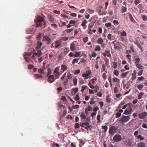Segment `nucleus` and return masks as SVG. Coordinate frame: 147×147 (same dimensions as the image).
I'll return each mask as SVG.
<instances>
[{"mask_svg": "<svg viewBox=\"0 0 147 147\" xmlns=\"http://www.w3.org/2000/svg\"><path fill=\"white\" fill-rule=\"evenodd\" d=\"M34 22L36 23V27L40 26L42 24V22H44V25H45L46 23L45 22L44 19L43 18L40 16H38L37 19L34 20Z\"/></svg>", "mask_w": 147, "mask_h": 147, "instance_id": "obj_1", "label": "nucleus"}, {"mask_svg": "<svg viewBox=\"0 0 147 147\" xmlns=\"http://www.w3.org/2000/svg\"><path fill=\"white\" fill-rule=\"evenodd\" d=\"M117 129L114 126H112L109 128V133L111 134H114L116 133Z\"/></svg>", "mask_w": 147, "mask_h": 147, "instance_id": "obj_2", "label": "nucleus"}, {"mask_svg": "<svg viewBox=\"0 0 147 147\" xmlns=\"http://www.w3.org/2000/svg\"><path fill=\"white\" fill-rule=\"evenodd\" d=\"M113 140L116 142H118L122 140V137L119 134L115 135L113 138Z\"/></svg>", "mask_w": 147, "mask_h": 147, "instance_id": "obj_3", "label": "nucleus"}, {"mask_svg": "<svg viewBox=\"0 0 147 147\" xmlns=\"http://www.w3.org/2000/svg\"><path fill=\"white\" fill-rule=\"evenodd\" d=\"M132 107L133 105H131V106H130V107L127 108L124 112L123 114L126 115L130 114L131 113Z\"/></svg>", "mask_w": 147, "mask_h": 147, "instance_id": "obj_4", "label": "nucleus"}, {"mask_svg": "<svg viewBox=\"0 0 147 147\" xmlns=\"http://www.w3.org/2000/svg\"><path fill=\"white\" fill-rule=\"evenodd\" d=\"M130 119L129 116H123L120 120V121L122 123H125L127 121Z\"/></svg>", "mask_w": 147, "mask_h": 147, "instance_id": "obj_5", "label": "nucleus"}, {"mask_svg": "<svg viewBox=\"0 0 147 147\" xmlns=\"http://www.w3.org/2000/svg\"><path fill=\"white\" fill-rule=\"evenodd\" d=\"M43 40L45 41H47V44H49L51 42V39L47 36H44L43 38Z\"/></svg>", "mask_w": 147, "mask_h": 147, "instance_id": "obj_6", "label": "nucleus"}, {"mask_svg": "<svg viewBox=\"0 0 147 147\" xmlns=\"http://www.w3.org/2000/svg\"><path fill=\"white\" fill-rule=\"evenodd\" d=\"M55 48H58L62 45L61 42L60 40H59L56 41L55 42Z\"/></svg>", "mask_w": 147, "mask_h": 147, "instance_id": "obj_7", "label": "nucleus"}, {"mask_svg": "<svg viewBox=\"0 0 147 147\" xmlns=\"http://www.w3.org/2000/svg\"><path fill=\"white\" fill-rule=\"evenodd\" d=\"M147 115V113L146 112H142L139 114L138 116L139 118L141 119H144Z\"/></svg>", "mask_w": 147, "mask_h": 147, "instance_id": "obj_8", "label": "nucleus"}, {"mask_svg": "<svg viewBox=\"0 0 147 147\" xmlns=\"http://www.w3.org/2000/svg\"><path fill=\"white\" fill-rule=\"evenodd\" d=\"M48 77V81L50 83H52L54 81V76L53 75H51Z\"/></svg>", "mask_w": 147, "mask_h": 147, "instance_id": "obj_9", "label": "nucleus"}, {"mask_svg": "<svg viewBox=\"0 0 147 147\" xmlns=\"http://www.w3.org/2000/svg\"><path fill=\"white\" fill-rule=\"evenodd\" d=\"M91 71L90 70L87 71L84 73L82 74V76L84 77L85 76H88L91 74Z\"/></svg>", "mask_w": 147, "mask_h": 147, "instance_id": "obj_10", "label": "nucleus"}, {"mask_svg": "<svg viewBox=\"0 0 147 147\" xmlns=\"http://www.w3.org/2000/svg\"><path fill=\"white\" fill-rule=\"evenodd\" d=\"M121 45V43L117 41L116 42V45H115L114 48L115 49L119 50L120 49V47L119 46Z\"/></svg>", "mask_w": 147, "mask_h": 147, "instance_id": "obj_11", "label": "nucleus"}, {"mask_svg": "<svg viewBox=\"0 0 147 147\" xmlns=\"http://www.w3.org/2000/svg\"><path fill=\"white\" fill-rule=\"evenodd\" d=\"M70 49L71 50L74 51L75 49V45L74 42L71 43L70 45Z\"/></svg>", "mask_w": 147, "mask_h": 147, "instance_id": "obj_12", "label": "nucleus"}, {"mask_svg": "<svg viewBox=\"0 0 147 147\" xmlns=\"http://www.w3.org/2000/svg\"><path fill=\"white\" fill-rule=\"evenodd\" d=\"M136 78V70H134L133 73L132 74V77L131 79L134 80Z\"/></svg>", "mask_w": 147, "mask_h": 147, "instance_id": "obj_13", "label": "nucleus"}, {"mask_svg": "<svg viewBox=\"0 0 147 147\" xmlns=\"http://www.w3.org/2000/svg\"><path fill=\"white\" fill-rule=\"evenodd\" d=\"M137 145L138 147H145L146 144L144 142H141L138 143Z\"/></svg>", "mask_w": 147, "mask_h": 147, "instance_id": "obj_14", "label": "nucleus"}, {"mask_svg": "<svg viewBox=\"0 0 147 147\" xmlns=\"http://www.w3.org/2000/svg\"><path fill=\"white\" fill-rule=\"evenodd\" d=\"M107 38L110 40H112L114 39V36L111 34L110 33L108 35Z\"/></svg>", "mask_w": 147, "mask_h": 147, "instance_id": "obj_15", "label": "nucleus"}, {"mask_svg": "<svg viewBox=\"0 0 147 147\" xmlns=\"http://www.w3.org/2000/svg\"><path fill=\"white\" fill-rule=\"evenodd\" d=\"M61 69L63 71H64L67 69V67L65 65H62L61 66Z\"/></svg>", "mask_w": 147, "mask_h": 147, "instance_id": "obj_16", "label": "nucleus"}, {"mask_svg": "<svg viewBox=\"0 0 147 147\" xmlns=\"http://www.w3.org/2000/svg\"><path fill=\"white\" fill-rule=\"evenodd\" d=\"M136 66L139 69H143V68L144 67L141 64L139 63H136Z\"/></svg>", "mask_w": 147, "mask_h": 147, "instance_id": "obj_17", "label": "nucleus"}, {"mask_svg": "<svg viewBox=\"0 0 147 147\" xmlns=\"http://www.w3.org/2000/svg\"><path fill=\"white\" fill-rule=\"evenodd\" d=\"M137 87L139 90H141L144 88V86L142 84H139L137 85Z\"/></svg>", "mask_w": 147, "mask_h": 147, "instance_id": "obj_18", "label": "nucleus"}, {"mask_svg": "<svg viewBox=\"0 0 147 147\" xmlns=\"http://www.w3.org/2000/svg\"><path fill=\"white\" fill-rule=\"evenodd\" d=\"M87 21L86 20H84L82 22L81 25L83 27L86 26L85 28H84V29H85L86 28V24L87 23Z\"/></svg>", "mask_w": 147, "mask_h": 147, "instance_id": "obj_19", "label": "nucleus"}, {"mask_svg": "<svg viewBox=\"0 0 147 147\" xmlns=\"http://www.w3.org/2000/svg\"><path fill=\"white\" fill-rule=\"evenodd\" d=\"M42 45V43L38 42L36 46V49L38 50L40 48L41 46Z\"/></svg>", "mask_w": 147, "mask_h": 147, "instance_id": "obj_20", "label": "nucleus"}, {"mask_svg": "<svg viewBox=\"0 0 147 147\" xmlns=\"http://www.w3.org/2000/svg\"><path fill=\"white\" fill-rule=\"evenodd\" d=\"M105 52L106 53V55L111 58V56L110 53V51H109L106 50Z\"/></svg>", "mask_w": 147, "mask_h": 147, "instance_id": "obj_21", "label": "nucleus"}, {"mask_svg": "<svg viewBox=\"0 0 147 147\" xmlns=\"http://www.w3.org/2000/svg\"><path fill=\"white\" fill-rule=\"evenodd\" d=\"M127 8L126 7L122 6L121 9L122 13L125 12L127 11Z\"/></svg>", "mask_w": 147, "mask_h": 147, "instance_id": "obj_22", "label": "nucleus"}, {"mask_svg": "<svg viewBox=\"0 0 147 147\" xmlns=\"http://www.w3.org/2000/svg\"><path fill=\"white\" fill-rule=\"evenodd\" d=\"M128 14L129 15V18L131 20V21L132 22H135L133 18L132 15L130 13H128Z\"/></svg>", "mask_w": 147, "mask_h": 147, "instance_id": "obj_23", "label": "nucleus"}, {"mask_svg": "<svg viewBox=\"0 0 147 147\" xmlns=\"http://www.w3.org/2000/svg\"><path fill=\"white\" fill-rule=\"evenodd\" d=\"M131 105H133L131 103L127 104L126 105H125L123 106V107H122V109H125L126 107H127V108H128L129 107H130V106H131Z\"/></svg>", "mask_w": 147, "mask_h": 147, "instance_id": "obj_24", "label": "nucleus"}, {"mask_svg": "<svg viewBox=\"0 0 147 147\" xmlns=\"http://www.w3.org/2000/svg\"><path fill=\"white\" fill-rule=\"evenodd\" d=\"M94 50L95 51H100L101 50V48L99 46L97 45L94 48Z\"/></svg>", "mask_w": 147, "mask_h": 147, "instance_id": "obj_25", "label": "nucleus"}, {"mask_svg": "<svg viewBox=\"0 0 147 147\" xmlns=\"http://www.w3.org/2000/svg\"><path fill=\"white\" fill-rule=\"evenodd\" d=\"M103 42V40L101 38H99L97 40V43L101 44Z\"/></svg>", "mask_w": 147, "mask_h": 147, "instance_id": "obj_26", "label": "nucleus"}, {"mask_svg": "<svg viewBox=\"0 0 147 147\" xmlns=\"http://www.w3.org/2000/svg\"><path fill=\"white\" fill-rule=\"evenodd\" d=\"M68 39V38L67 37L64 36L62 37L60 39V41L63 40L64 41H66Z\"/></svg>", "mask_w": 147, "mask_h": 147, "instance_id": "obj_27", "label": "nucleus"}, {"mask_svg": "<svg viewBox=\"0 0 147 147\" xmlns=\"http://www.w3.org/2000/svg\"><path fill=\"white\" fill-rule=\"evenodd\" d=\"M89 124V123L88 122H85L81 123L80 124V126L82 127H84L85 125H88Z\"/></svg>", "mask_w": 147, "mask_h": 147, "instance_id": "obj_28", "label": "nucleus"}, {"mask_svg": "<svg viewBox=\"0 0 147 147\" xmlns=\"http://www.w3.org/2000/svg\"><path fill=\"white\" fill-rule=\"evenodd\" d=\"M128 71H127L125 73H123L121 75V77L122 78L126 77L127 75L128 74Z\"/></svg>", "mask_w": 147, "mask_h": 147, "instance_id": "obj_29", "label": "nucleus"}, {"mask_svg": "<svg viewBox=\"0 0 147 147\" xmlns=\"http://www.w3.org/2000/svg\"><path fill=\"white\" fill-rule=\"evenodd\" d=\"M86 88H88L87 86H83L82 87V89L81 90V91L82 92H83L84 90Z\"/></svg>", "mask_w": 147, "mask_h": 147, "instance_id": "obj_30", "label": "nucleus"}, {"mask_svg": "<svg viewBox=\"0 0 147 147\" xmlns=\"http://www.w3.org/2000/svg\"><path fill=\"white\" fill-rule=\"evenodd\" d=\"M56 78L55 79L58 78H59V76L60 74L59 72H57L56 73H53Z\"/></svg>", "mask_w": 147, "mask_h": 147, "instance_id": "obj_31", "label": "nucleus"}, {"mask_svg": "<svg viewBox=\"0 0 147 147\" xmlns=\"http://www.w3.org/2000/svg\"><path fill=\"white\" fill-rule=\"evenodd\" d=\"M113 68L114 69L116 68L118 66L117 64V63L115 62H113Z\"/></svg>", "mask_w": 147, "mask_h": 147, "instance_id": "obj_32", "label": "nucleus"}, {"mask_svg": "<svg viewBox=\"0 0 147 147\" xmlns=\"http://www.w3.org/2000/svg\"><path fill=\"white\" fill-rule=\"evenodd\" d=\"M120 35L122 36H125L127 35V34L125 31H123L121 32Z\"/></svg>", "mask_w": 147, "mask_h": 147, "instance_id": "obj_33", "label": "nucleus"}, {"mask_svg": "<svg viewBox=\"0 0 147 147\" xmlns=\"http://www.w3.org/2000/svg\"><path fill=\"white\" fill-rule=\"evenodd\" d=\"M36 78H42L43 76L40 74H36L35 75Z\"/></svg>", "mask_w": 147, "mask_h": 147, "instance_id": "obj_34", "label": "nucleus"}, {"mask_svg": "<svg viewBox=\"0 0 147 147\" xmlns=\"http://www.w3.org/2000/svg\"><path fill=\"white\" fill-rule=\"evenodd\" d=\"M135 44L138 46L140 49L141 50H142V48L138 42H135Z\"/></svg>", "mask_w": 147, "mask_h": 147, "instance_id": "obj_35", "label": "nucleus"}, {"mask_svg": "<svg viewBox=\"0 0 147 147\" xmlns=\"http://www.w3.org/2000/svg\"><path fill=\"white\" fill-rule=\"evenodd\" d=\"M42 53L41 52V51L40 50H38L37 53V56L38 57H40L42 55Z\"/></svg>", "mask_w": 147, "mask_h": 147, "instance_id": "obj_36", "label": "nucleus"}, {"mask_svg": "<svg viewBox=\"0 0 147 147\" xmlns=\"http://www.w3.org/2000/svg\"><path fill=\"white\" fill-rule=\"evenodd\" d=\"M144 93L142 92H140L138 96V98L139 99H141L142 98V96L144 95Z\"/></svg>", "mask_w": 147, "mask_h": 147, "instance_id": "obj_37", "label": "nucleus"}, {"mask_svg": "<svg viewBox=\"0 0 147 147\" xmlns=\"http://www.w3.org/2000/svg\"><path fill=\"white\" fill-rule=\"evenodd\" d=\"M113 81L114 82H119L120 81L117 78H114L113 80Z\"/></svg>", "mask_w": 147, "mask_h": 147, "instance_id": "obj_38", "label": "nucleus"}, {"mask_svg": "<svg viewBox=\"0 0 147 147\" xmlns=\"http://www.w3.org/2000/svg\"><path fill=\"white\" fill-rule=\"evenodd\" d=\"M135 60L136 61L135 63V64L136 65V63H139L140 59L139 58H135Z\"/></svg>", "mask_w": 147, "mask_h": 147, "instance_id": "obj_39", "label": "nucleus"}, {"mask_svg": "<svg viewBox=\"0 0 147 147\" xmlns=\"http://www.w3.org/2000/svg\"><path fill=\"white\" fill-rule=\"evenodd\" d=\"M78 62V59H74L72 61V63L74 65L75 63H77Z\"/></svg>", "mask_w": 147, "mask_h": 147, "instance_id": "obj_40", "label": "nucleus"}, {"mask_svg": "<svg viewBox=\"0 0 147 147\" xmlns=\"http://www.w3.org/2000/svg\"><path fill=\"white\" fill-rule=\"evenodd\" d=\"M84 141L81 140H80V143L79 145V146L80 147H82L84 145Z\"/></svg>", "mask_w": 147, "mask_h": 147, "instance_id": "obj_41", "label": "nucleus"}, {"mask_svg": "<svg viewBox=\"0 0 147 147\" xmlns=\"http://www.w3.org/2000/svg\"><path fill=\"white\" fill-rule=\"evenodd\" d=\"M92 28H88V32L89 34L90 35L92 34H93L92 32Z\"/></svg>", "mask_w": 147, "mask_h": 147, "instance_id": "obj_42", "label": "nucleus"}, {"mask_svg": "<svg viewBox=\"0 0 147 147\" xmlns=\"http://www.w3.org/2000/svg\"><path fill=\"white\" fill-rule=\"evenodd\" d=\"M102 129H104V132L107 131L108 129L107 126L106 125L102 126Z\"/></svg>", "mask_w": 147, "mask_h": 147, "instance_id": "obj_43", "label": "nucleus"}, {"mask_svg": "<svg viewBox=\"0 0 147 147\" xmlns=\"http://www.w3.org/2000/svg\"><path fill=\"white\" fill-rule=\"evenodd\" d=\"M51 69L49 68L48 69V73L47 74V77H49V76L51 74Z\"/></svg>", "mask_w": 147, "mask_h": 147, "instance_id": "obj_44", "label": "nucleus"}, {"mask_svg": "<svg viewBox=\"0 0 147 147\" xmlns=\"http://www.w3.org/2000/svg\"><path fill=\"white\" fill-rule=\"evenodd\" d=\"M112 24L110 23H107L105 24V26L107 27H109L111 26Z\"/></svg>", "mask_w": 147, "mask_h": 147, "instance_id": "obj_45", "label": "nucleus"}, {"mask_svg": "<svg viewBox=\"0 0 147 147\" xmlns=\"http://www.w3.org/2000/svg\"><path fill=\"white\" fill-rule=\"evenodd\" d=\"M88 40V38L87 37H86L83 38V41L84 42H87Z\"/></svg>", "mask_w": 147, "mask_h": 147, "instance_id": "obj_46", "label": "nucleus"}, {"mask_svg": "<svg viewBox=\"0 0 147 147\" xmlns=\"http://www.w3.org/2000/svg\"><path fill=\"white\" fill-rule=\"evenodd\" d=\"M72 90L74 91L75 93H77L78 91V88H73Z\"/></svg>", "mask_w": 147, "mask_h": 147, "instance_id": "obj_47", "label": "nucleus"}, {"mask_svg": "<svg viewBox=\"0 0 147 147\" xmlns=\"http://www.w3.org/2000/svg\"><path fill=\"white\" fill-rule=\"evenodd\" d=\"M38 72L39 73L43 74L44 73V72L43 69H38Z\"/></svg>", "mask_w": 147, "mask_h": 147, "instance_id": "obj_48", "label": "nucleus"}, {"mask_svg": "<svg viewBox=\"0 0 147 147\" xmlns=\"http://www.w3.org/2000/svg\"><path fill=\"white\" fill-rule=\"evenodd\" d=\"M74 84V85H76L77 83V80L76 78L73 79Z\"/></svg>", "mask_w": 147, "mask_h": 147, "instance_id": "obj_49", "label": "nucleus"}, {"mask_svg": "<svg viewBox=\"0 0 147 147\" xmlns=\"http://www.w3.org/2000/svg\"><path fill=\"white\" fill-rule=\"evenodd\" d=\"M138 139H140V140H144V137H142L141 135H139L137 136Z\"/></svg>", "mask_w": 147, "mask_h": 147, "instance_id": "obj_50", "label": "nucleus"}, {"mask_svg": "<svg viewBox=\"0 0 147 147\" xmlns=\"http://www.w3.org/2000/svg\"><path fill=\"white\" fill-rule=\"evenodd\" d=\"M114 75H115L116 76H118V75H119V72H118V71H117V70H114Z\"/></svg>", "mask_w": 147, "mask_h": 147, "instance_id": "obj_51", "label": "nucleus"}, {"mask_svg": "<svg viewBox=\"0 0 147 147\" xmlns=\"http://www.w3.org/2000/svg\"><path fill=\"white\" fill-rule=\"evenodd\" d=\"M113 23L115 25H117L119 24V22L117 20H114L113 21Z\"/></svg>", "mask_w": 147, "mask_h": 147, "instance_id": "obj_52", "label": "nucleus"}, {"mask_svg": "<svg viewBox=\"0 0 147 147\" xmlns=\"http://www.w3.org/2000/svg\"><path fill=\"white\" fill-rule=\"evenodd\" d=\"M106 101L107 102H111V100L109 96H107L106 98Z\"/></svg>", "mask_w": 147, "mask_h": 147, "instance_id": "obj_53", "label": "nucleus"}, {"mask_svg": "<svg viewBox=\"0 0 147 147\" xmlns=\"http://www.w3.org/2000/svg\"><path fill=\"white\" fill-rule=\"evenodd\" d=\"M59 70V68L58 67H56L54 70L53 73H56L59 72L58 71Z\"/></svg>", "mask_w": 147, "mask_h": 147, "instance_id": "obj_54", "label": "nucleus"}, {"mask_svg": "<svg viewBox=\"0 0 147 147\" xmlns=\"http://www.w3.org/2000/svg\"><path fill=\"white\" fill-rule=\"evenodd\" d=\"M94 88H95V89L94 90L95 91V92H97L99 89V87L97 85H96V86H95L94 87Z\"/></svg>", "mask_w": 147, "mask_h": 147, "instance_id": "obj_55", "label": "nucleus"}, {"mask_svg": "<svg viewBox=\"0 0 147 147\" xmlns=\"http://www.w3.org/2000/svg\"><path fill=\"white\" fill-rule=\"evenodd\" d=\"M74 30V28H72L68 29L66 30L65 31L67 33H70Z\"/></svg>", "mask_w": 147, "mask_h": 147, "instance_id": "obj_56", "label": "nucleus"}, {"mask_svg": "<svg viewBox=\"0 0 147 147\" xmlns=\"http://www.w3.org/2000/svg\"><path fill=\"white\" fill-rule=\"evenodd\" d=\"M28 69H31L34 67V66L32 65L31 64L28 65Z\"/></svg>", "mask_w": 147, "mask_h": 147, "instance_id": "obj_57", "label": "nucleus"}, {"mask_svg": "<svg viewBox=\"0 0 147 147\" xmlns=\"http://www.w3.org/2000/svg\"><path fill=\"white\" fill-rule=\"evenodd\" d=\"M116 118H118L120 117L121 115V114L119 112H117L116 114Z\"/></svg>", "mask_w": 147, "mask_h": 147, "instance_id": "obj_58", "label": "nucleus"}, {"mask_svg": "<svg viewBox=\"0 0 147 147\" xmlns=\"http://www.w3.org/2000/svg\"><path fill=\"white\" fill-rule=\"evenodd\" d=\"M114 92L115 93H117L119 92L118 91V88L115 87L114 89Z\"/></svg>", "mask_w": 147, "mask_h": 147, "instance_id": "obj_59", "label": "nucleus"}, {"mask_svg": "<svg viewBox=\"0 0 147 147\" xmlns=\"http://www.w3.org/2000/svg\"><path fill=\"white\" fill-rule=\"evenodd\" d=\"M80 99V97L79 96L78 94H76V96L75 98V100H78Z\"/></svg>", "mask_w": 147, "mask_h": 147, "instance_id": "obj_60", "label": "nucleus"}, {"mask_svg": "<svg viewBox=\"0 0 147 147\" xmlns=\"http://www.w3.org/2000/svg\"><path fill=\"white\" fill-rule=\"evenodd\" d=\"M80 53H79L78 52H76L75 54V55H74V57H78L80 55Z\"/></svg>", "mask_w": 147, "mask_h": 147, "instance_id": "obj_61", "label": "nucleus"}, {"mask_svg": "<svg viewBox=\"0 0 147 147\" xmlns=\"http://www.w3.org/2000/svg\"><path fill=\"white\" fill-rule=\"evenodd\" d=\"M96 56V53L95 52H93L92 53V56H90V57L91 58L92 57H95Z\"/></svg>", "mask_w": 147, "mask_h": 147, "instance_id": "obj_62", "label": "nucleus"}, {"mask_svg": "<svg viewBox=\"0 0 147 147\" xmlns=\"http://www.w3.org/2000/svg\"><path fill=\"white\" fill-rule=\"evenodd\" d=\"M76 22V21L73 20H70L69 21V24H74Z\"/></svg>", "mask_w": 147, "mask_h": 147, "instance_id": "obj_63", "label": "nucleus"}, {"mask_svg": "<svg viewBox=\"0 0 147 147\" xmlns=\"http://www.w3.org/2000/svg\"><path fill=\"white\" fill-rule=\"evenodd\" d=\"M98 107L96 106L94 107L93 109V111L95 112H96L97 111H98Z\"/></svg>", "mask_w": 147, "mask_h": 147, "instance_id": "obj_64", "label": "nucleus"}]
</instances>
